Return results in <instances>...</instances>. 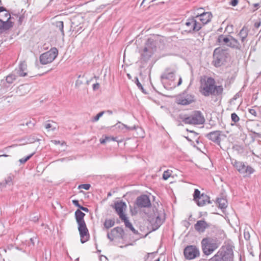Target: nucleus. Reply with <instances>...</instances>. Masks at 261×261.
Returning <instances> with one entry per match:
<instances>
[{"label": "nucleus", "instance_id": "f704fd0d", "mask_svg": "<svg viewBox=\"0 0 261 261\" xmlns=\"http://www.w3.org/2000/svg\"><path fill=\"white\" fill-rule=\"evenodd\" d=\"M201 195V194L200 193V191L197 189H195L194 192L193 194V200L194 201L196 200V199L197 198L198 199L200 198Z\"/></svg>", "mask_w": 261, "mask_h": 261}, {"label": "nucleus", "instance_id": "58836bf2", "mask_svg": "<svg viewBox=\"0 0 261 261\" xmlns=\"http://www.w3.org/2000/svg\"><path fill=\"white\" fill-rule=\"evenodd\" d=\"M104 114V112H100L94 117L92 120V122L97 121Z\"/></svg>", "mask_w": 261, "mask_h": 261}, {"label": "nucleus", "instance_id": "7c9ffc66", "mask_svg": "<svg viewBox=\"0 0 261 261\" xmlns=\"http://www.w3.org/2000/svg\"><path fill=\"white\" fill-rule=\"evenodd\" d=\"M18 76L16 73L13 71L12 73L10 74L6 77V81L8 84H12L13 82L16 80L17 77Z\"/></svg>", "mask_w": 261, "mask_h": 261}, {"label": "nucleus", "instance_id": "2f4dec72", "mask_svg": "<svg viewBox=\"0 0 261 261\" xmlns=\"http://www.w3.org/2000/svg\"><path fill=\"white\" fill-rule=\"evenodd\" d=\"M103 225L104 228L108 230L114 225V220L111 219H106L103 223Z\"/></svg>", "mask_w": 261, "mask_h": 261}, {"label": "nucleus", "instance_id": "2eb2a0df", "mask_svg": "<svg viewBox=\"0 0 261 261\" xmlns=\"http://www.w3.org/2000/svg\"><path fill=\"white\" fill-rule=\"evenodd\" d=\"M221 133L222 132L220 130H215L206 134L205 137L216 144L220 145Z\"/></svg>", "mask_w": 261, "mask_h": 261}, {"label": "nucleus", "instance_id": "c9c22d12", "mask_svg": "<svg viewBox=\"0 0 261 261\" xmlns=\"http://www.w3.org/2000/svg\"><path fill=\"white\" fill-rule=\"evenodd\" d=\"M84 75H79L78 76V79L76 80V83H75V86H80L81 85H82L83 82H84Z\"/></svg>", "mask_w": 261, "mask_h": 261}, {"label": "nucleus", "instance_id": "79ce46f5", "mask_svg": "<svg viewBox=\"0 0 261 261\" xmlns=\"http://www.w3.org/2000/svg\"><path fill=\"white\" fill-rule=\"evenodd\" d=\"M113 230L114 229H112L110 232H107V237L111 241H113L114 239V234L113 233Z\"/></svg>", "mask_w": 261, "mask_h": 261}, {"label": "nucleus", "instance_id": "680f3d73", "mask_svg": "<svg viewBox=\"0 0 261 261\" xmlns=\"http://www.w3.org/2000/svg\"><path fill=\"white\" fill-rule=\"evenodd\" d=\"M34 153L30 154L29 155L27 156V157H25V158L27 159V161H28L33 155H34Z\"/></svg>", "mask_w": 261, "mask_h": 261}, {"label": "nucleus", "instance_id": "4d7b16f0", "mask_svg": "<svg viewBox=\"0 0 261 261\" xmlns=\"http://www.w3.org/2000/svg\"><path fill=\"white\" fill-rule=\"evenodd\" d=\"M253 6L255 8V9L253 10V11H254L259 8V5L258 3H255L253 4Z\"/></svg>", "mask_w": 261, "mask_h": 261}, {"label": "nucleus", "instance_id": "f03ea898", "mask_svg": "<svg viewBox=\"0 0 261 261\" xmlns=\"http://www.w3.org/2000/svg\"><path fill=\"white\" fill-rule=\"evenodd\" d=\"M85 214L80 210L75 212V218L77 224V228L80 233L81 242L82 243L86 242L89 239V230L84 220Z\"/></svg>", "mask_w": 261, "mask_h": 261}, {"label": "nucleus", "instance_id": "052dcab7", "mask_svg": "<svg viewBox=\"0 0 261 261\" xmlns=\"http://www.w3.org/2000/svg\"><path fill=\"white\" fill-rule=\"evenodd\" d=\"M181 83H182V79H181V77H179V79L178 82V83H177V84L176 86H180V85L181 84Z\"/></svg>", "mask_w": 261, "mask_h": 261}, {"label": "nucleus", "instance_id": "c756f323", "mask_svg": "<svg viewBox=\"0 0 261 261\" xmlns=\"http://www.w3.org/2000/svg\"><path fill=\"white\" fill-rule=\"evenodd\" d=\"M216 202L218 204V207L222 209H225L227 207V201L226 199L223 197H218L216 199Z\"/></svg>", "mask_w": 261, "mask_h": 261}, {"label": "nucleus", "instance_id": "a211bd4d", "mask_svg": "<svg viewBox=\"0 0 261 261\" xmlns=\"http://www.w3.org/2000/svg\"><path fill=\"white\" fill-rule=\"evenodd\" d=\"M135 128V126L132 127L128 126L119 121L115 124V133H124L134 130Z\"/></svg>", "mask_w": 261, "mask_h": 261}, {"label": "nucleus", "instance_id": "b1692460", "mask_svg": "<svg viewBox=\"0 0 261 261\" xmlns=\"http://www.w3.org/2000/svg\"><path fill=\"white\" fill-rule=\"evenodd\" d=\"M154 53L146 50L145 51V49L143 48L141 54V63H147L151 56L153 55Z\"/></svg>", "mask_w": 261, "mask_h": 261}, {"label": "nucleus", "instance_id": "bb28decb", "mask_svg": "<svg viewBox=\"0 0 261 261\" xmlns=\"http://www.w3.org/2000/svg\"><path fill=\"white\" fill-rule=\"evenodd\" d=\"M120 219L124 223L125 227L129 228L134 234L138 233V231L134 228L132 223L129 222L126 215L120 218Z\"/></svg>", "mask_w": 261, "mask_h": 261}, {"label": "nucleus", "instance_id": "69168bd1", "mask_svg": "<svg viewBox=\"0 0 261 261\" xmlns=\"http://www.w3.org/2000/svg\"><path fill=\"white\" fill-rule=\"evenodd\" d=\"M186 224H185V226L187 228L190 225V223L189 222H186Z\"/></svg>", "mask_w": 261, "mask_h": 261}, {"label": "nucleus", "instance_id": "4c0bfd02", "mask_svg": "<svg viewBox=\"0 0 261 261\" xmlns=\"http://www.w3.org/2000/svg\"><path fill=\"white\" fill-rule=\"evenodd\" d=\"M171 171L169 170H167L164 172L163 174V179L167 180L171 176Z\"/></svg>", "mask_w": 261, "mask_h": 261}, {"label": "nucleus", "instance_id": "6e6d98bb", "mask_svg": "<svg viewBox=\"0 0 261 261\" xmlns=\"http://www.w3.org/2000/svg\"><path fill=\"white\" fill-rule=\"evenodd\" d=\"M27 161V159L25 158H22L19 160V162L21 164H24Z\"/></svg>", "mask_w": 261, "mask_h": 261}, {"label": "nucleus", "instance_id": "a18cd8bd", "mask_svg": "<svg viewBox=\"0 0 261 261\" xmlns=\"http://www.w3.org/2000/svg\"><path fill=\"white\" fill-rule=\"evenodd\" d=\"M239 2V0H230V5L232 6H236Z\"/></svg>", "mask_w": 261, "mask_h": 261}, {"label": "nucleus", "instance_id": "a19ab883", "mask_svg": "<svg viewBox=\"0 0 261 261\" xmlns=\"http://www.w3.org/2000/svg\"><path fill=\"white\" fill-rule=\"evenodd\" d=\"M244 237L246 240H247V241L249 240V239L250 238V233L248 230H247L246 229L244 230Z\"/></svg>", "mask_w": 261, "mask_h": 261}, {"label": "nucleus", "instance_id": "bf43d9fd", "mask_svg": "<svg viewBox=\"0 0 261 261\" xmlns=\"http://www.w3.org/2000/svg\"><path fill=\"white\" fill-rule=\"evenodd\" d=\"M24 18V16H20L19 17V20H18V21H19V23L20 24L21 23L22 21H23V19Z\"/></svg>", "mask_w": 261, "mask_h": 261}, {"label": "nucleus", "instance_id": "dca6fc26", "mask_svg": "<svg viewBox=\"0 0 261 261\" xmlns=\"http://www.w3.org/2000/svg\"><path fill=\"white\" fill-rule=\"evenodd\" d=\"M211 224L207 223L204 219L198 220L194 225V228L196 231L199 233H203L205 229L211 227Z\"/></svg>", "mask_w": 261, "mask_h": 261}, {"label": "nucleus", "instance_id": "6ab92c4d", "mask_svg": "<svg viewBox=\"0 0 261 261\" xmlns=\"http://www.w3.org/2000/svg\"><path fill=\"white\" fill-rule=\"evenodd\" d=\"M14 72L18 76L24 77L27 75V65L25 61L21 62L19 64L18 67L16 68Z\"/></svg>", "mask_w": 261, "mask_h": 261}, {"label": "nucleus", "instance_id": "0eeeda50", "mask_svg": "<svg viewBox=\"0 0 261 261\" xmlns=\"http://www.w3.org/2000/svg\"><path fill=\"white\" fill-rule=\"evenodd\" d=\"M212 261H233V252L230 246L226 250L219 251L212 258Z\"/></svg>", "mask_w": 261, "mask_h": 261}, {"label": "nucleus", "instance_id": "20e7f679", "mask_svg": "<svg viewBox=\"0 0 261 261\" xmlns=\"http://www.w3.org/2000/svg\"><path fill=\"white\" fill-rule=\"evenodd\" d=\"M201 244L202 251L206 255L212 254L219 246L218 240L216 238H204L202 240Z\"/></svg>", "mask_w": 261, "mask_h": 261}, {"label": "nucleus", "instance_id": "864d4df0", "mask_svg": "<svg viewBox=\"0 0 261 261\" xmlns=\"http://www.w3.org/2000/svg\"><path fill=\"white\" fill-rule=\"evenodd\" d=\"M102 112H104V114H107L108 115H112L113 114V111L111 110L104 111Z\"/></svg>", "mask_w": 261, "mask_h": 261}, {"label": "nucleus", "instance_id": "e2e57ef3", "mask_svg": "<svg viewBox=\"0 0 261 261\" xmlns=\"http://www.w3.org/2000/svg\"><path fill=\"white\" fill-rule=\"evenodd\" d=\"M254 134L255 135V136L256 137H258L261 138V134L258 133H255V132H254Z\"/></svg>", "mask_w": 261, "mask_h": 261}, {"label": "nucleus", "instance_id": "09e8293b", "mask_svg": "<svg viewBox=\"0 0 261 261\" xmlns=\"http://www.w3.org/2000/svg\"><path fill=\"white\" fill-rule=\"evenodd\" d=\"M12 177L11 176H9L6 179L5 184H10V183L12 182Z\"/></svg>", "mask_w": 261, "mask_h": 261}, {"label": "nucleus", "instance_id": "de8ad7c7", "mask_svg": "<svg viewBox=\"0 0 261 261\" xmlns=\"http://www.w3.org/2000/svg\"><path fill=\"white\" fill-rule=\"evenodd\" d=\"M80 208V210H82L85 212H89V210L87 207H84L82 205H80V207H79Z\"/></svg>", "mask_w": 261, "mask_h": 261}, {"label": "nucleus", "instance_id": "72a5a7b5", "mask_svg": "<svg viewBox=\"0 0 261 261\" xmlns=\"http://www.w3.org/2000/svg\"><path fill=\"white\" fill-rule=\"evenodd\" d=\"M135 83L137 85L138 88L141 90V91L144 93H146L145 89L143 88L142 85L140 83L139 79L137 77L135 78Z\"/></svg>", "mask_w": 261, "mask_h": 261}, {"label": "nucleus", "instance_id": "39448f33", "mask_svg": "<svg viewBox=\"0 0 261 261\" xmlns=\"http://www.w3.org/2000/svg\"><path fill=\"white\" fill-rule=\"evenodd\" d=\"M217 42L233 49L240 50L242 48L241 44L240 43L238 40L230 35H219L217 39Z\"/></svg>", "mask_w": 261, "mask_h": 261}, {"label": "nucleus", "instance_id": "7ed1b4c3", "mask_svg": "<svg viewBox=\"0 0 261 261\" xmlns=\"http://www.w3.org/2000/svg\"><path fill=\"white\" fill-rule=\"evenodd\" d=\"M179 118L184 123L191 125L202 124L205 122V119L199 111H195L190 115H180Z\"/></svg>", "mask_w": 261, "mask_h": 261}, {"label": "nucleus", "instance_id": "cd10ccee", "mask_svg": "<svg viewBox=\"0 0 261 261\" xmlns=\"http://www.w3.org/2000/svg\"><path fill=\"white\" fill-rule=\"evenodd\" d=\"M165 220V217L164 216L163 218H162L159 216H158L156 217L155 221L154 223L152 224V230H156L158 229L160 226L163 223Z\"/></svg>", "mask_w": 261, "mask_h": 261}, {"label": "nucleus", "instance_id": "338daca9", "mask_svg": "<svg viewBox=\"0 0 261 261\" xmlns=\"http://www.w3.org/2000/svg\"><path fill=\"white\" fill-rule=\"evenodd\" d=\"M185 138L189 142H192V140L188 137H186Z\"/></svg>", "mask_w": 261, "mask_h": 261}, {"label": "nucleus", "instance_id": "774afa93", "mask_svg": "<svg viewBox=\"0 0 261 261\" xmlns=\"http://www.w3.org/2000/svg\"><path fill=\"white\" fill-rule=\"evenodd\" d=\"M1 156L7 157V156H8V155H7V154H1L0 155V157H1Z\"/></svg>", "mask_w": 261, "mask_h": 261}, {"label": "nucleus", "instance_id": "c03bdc74", "mask_svg": "<svg viewBox=\"0 0 261 261\" xmlns=\"http://www.w3.org/2000/svg\"><path fill=\"white\" fill-rule=\"evenodd\" d=\"M29 86L27 85H22L18 87V89L19 91L29 90Z\"/></svg>", "mask_w": 261, "mask_h": 261}, {"label": "nucleus", "instance_id": "f8f14e48", "mask_svg": "<svg viewBox=\"0 0 261 261\" xmlns=\"http://www.w3.org/2000/svg\"><path fill=\"white\" fill-rule=\"evenodd\" d=\"M184 254L186 259H193L200 255L199 249L194 245H189L185 247Z\"/></svg>", "mask_w": 261, "mask_h": 261}, {"label": "nucleus", "instance_id": "1a4fd4ad", "mask_svg": "<svg viewBox=\"0 0 261 261\" xmlns=\"http://www.w3.org/2000/svg\"><path fill=\"white\" fill-rule=\"evenodd\" d=\"M195 96L185 91L175 96V102L178 105L187 106L195 102Z\"/></svg>", "mask_w": 261, "mask_h": 261}, {"label": "nucleus", "instance_id": "5fc2aeb1", "mask_svg": "<svg viewBox=\"0 0 261 261\" xmlns=\"http://www.w3.org/2000/svg\"><path fill=\"white\" fill-rule=\"evenodd\" d=\"M44 127L46 129H49L52 127V125L50 123H46L44 125Z\"/></svg>", "mask_w": 261, "mask_h": 261}, {"label": "nucleus", "instance_id": "8fccbe9b", "mask_svg": "<svg viewBox=\"0 0 261 261\" xmlns=\"http://www.w3.org/2000/svg\"><path fill=\"white\" fill-rule=\"evenodd\" d=\"M260 24H261V22L260 20L259 21H256L254 24V28H255L256 29H258L260 25Z\"/></svg>", "mask_w": 261, "mask_h": 261}, {"label": "nucleus", "instance_id": "37998d69", "mask_svg": "<svg viewBox=\"0 0 261 261\" xmlns=\"http://www.w3.org/2000/svg\"><path fill=\"white\" fill-rule=\"evenodd\" d=\"M115 231L117 233H119L121 237L124 234V230L119 227H115Z\"/></svg>", "mask_w": 261, "mask_h": 261}, {"label": "nucleus", "instance_id": "aec40b11", "mask_svg": "<svg viewBox=\"0 0 261 261\" xmlns=\"http://www.w3.org/2000/svg\"><path fill=\"white\" fill-rule=\"evenodd\" d=\"M175 70L170 68H167L161 74V79L170 81H173L175 77Z\"/></svg>", "mask_w": 261, "mask_h": 261}, {"label": "nucleus", "instance_id": "49530a36", "mask_svg": "<svg viewBox=\"0 0 261 261\" xmlns=\"http://www.w3.org/2000/svg\"><path fill=\"white\" fill-rule=\"evenodd\" d=\"M248 111H249V112L251 115H253L254 116H257L256 112V111L254 109H249Z\"/></svg>", "mask_w": 261, "mask_h": 261}, {"label": "nucleus", "instance_id": "473e14b6", "mask_svg": "<svg viewBox=\"0 0 261 261\" xmlns=\"http://www.w3.org/2000/svg\"><path fill=\"white\" fill-rule=\"evenodd\" d=\"M56 26L57 28L59 29V30L61 32L62 35L64 36L65 35L64 31V23L63 21H56Z\"/></svg>", "mask_w": 261, "mask_h": 261}, {"label": "nucleus", "instance_id": "412c9836", "mask_svg": "<svg viewBox=\"0 0 261 261\" xmlns=\"http://www.w3.org/2000/svg\"><path fill=\"white\" fill-rule=\"evenodd\" d=\"M144 49L145 51L148 50L154 53L156 50V41L151 38H148L145 44Z\"/></svg>", "mask_w": 261, "mask_h": 261}, {"label": "nucleus", "instance_id": "3c124183", "mask_svg": "<svg viewBox=\"0 0 261 261\" xmlns=\"http://www.w3.org/2000/svg\"><path fill=\"white\" fill-rule=\"evenodd\" d=\"M72 203L76 206L79 207L80 205L77 200H73Z\"/></svg>", "mask_w": 261, "mask_h": 261}, {"label": "nucleus", "instance_id": "e433bc0d", "mask_svg": "<svg viewBox=\"0 0 261 261\" xmlns=\"http://www.w3.org/2000/svg\"><path fill=\"white\" fill-rule=\"evenodd\" d=\"M231 119L232 122L235 124L240 120V118L235 113H233L231 114Z\"/></svg>", "mask_w": 261, "mask_h": 261}, {"label": "nucleus", "instance_id": "5701e85b", "mask_svg": "<svg viewBox=\"0 0 261 261\" xmlns=\"http://www.w3.org/2000/svg\"><path fill=\"white\" fill-rule=\"evenodd\" d=\"M249 31L248 28L244 25L238 34V36L241 38V43L243 46H245V43L247 42L246 38L248 36Z\"/></svg>", "mask_w": 261, "mask_h": 261}, {"label": "nucleus", "instance_id": "9b49d317", "mask_svg": "<svg viewBox=\"0 0 261 261\" xmlns=\"http://www.w3.org/2000/svg\"><path fill=\"white\" fill-rule=\"evenodd\" d=\"M231 164L240 173L244 174V176L250 175L254 172V170L251 166H246L243 162L233 159L231 160Z\"/></svg>", "mask_w": 261, "mask_h": 261}, {"label": "nucleus", "instance_id": "4468645a", "mask_svg": "<svg viewBox=\"0 0 261 261\" xmlns=\"http://www.w3.org/2000/svg\"><path fill=\"white\" fill-rule=\"evenodd\" d=\"M195 15L196 19L200 21L199 23L200 24H202V27L210 22L213 17L212 13L210 12L197 13V14H195Z\"/></svg>", "mask_w": 261, "mask_h": 261}, {"label": "nucleus", "instance_id": "ea45409f", "mask_svg": "<svg viewBox=\"0 0 261 261\" xmlns=\"http://www.w3.org/2000/svg\"><path fill=\"white\" fill-rule=\"evenodd\" d=\"M90 187L91 186L90 184H82L79 186L78 189H84L86 190H88L90 189Z\"/></svg>", "mask_w": 261, "mask_h": 261}, {"label": "nucleus", "instance_id": "a878e982", "mask_svg": "<svg viewBox=\"0 0 261 261\" xmlns=\"http://www.w3.org/2000/svg\"><path fill=\"white\" fill-rule=\"evenodd\" d=\"M2 24H0V32L2 33L4 31H7L11 28L13 25V22L10 19L0 21Z\"/></svg>", "mask_w": 261, "mask_h": 261}, {"label": "nucleus", "instance_id": "0e129e2a", "mask_svg": "<svg viewBox=\"0 0 261 261\" xmlns=\"http://www.w3.org/2000/svg\"><path fill=\"white\" fill-rule=\"evenodd\" d=\"M51 141H52V142H53L55 144H58L60 143V141L53 140Z\"/></svg>", "mask_w": 261, "mask_h": 261}, {"label": "nucleus", "instance_id": "f3484780", "mask_svg": "<svg viewBox=\"0 0 261 261\" xmlns=\"http://www.w3.org/2000/svg\"><path fill=\"white\" fill-rule=\"evenodd\" d=\"M126 207L127 206L125 202L115 201V212L119 215L120 218L126 215L125 214Z\"/></svg>", "mask_w": 261, "mask_h": 261}, {"label": "nucleus", "instance_id": "c85d7f7f", "mask_svg": "<svg viewBox=\"0 0 261 261\" xmlns=\"http://www.w3.org/2000/svg\"><path fill=\"white\" fill-rule=\"evenodd\" d=\"M100 143L102 144H109L110 143L114 141V137L108 135H103L99 139Z\"/></svg>", "mask_w": 261, "mask_h": 261}, {"label": "nucleus", "instance_id": "4be33fe9", "mask_svg": "<svg viewBox=\"0 0 261 261\" xmlns=\"http://www.w3.org/2000/svg\"><path fill=\"white\" fill-rule=\"evenodd\" d=\"M195 201L199 206H203L206 203L210 204L212 203L210 199V197L204 193L201 194L200 198H197Z\"/></svg>", "mask_w": 261, "mask_h": 261}, {"label": "nucleus", "instance_id": "ddd939ff", "mask_svg": "<svg viewBox=\"0 0 261 261\" xmlns=\"http://www.w3.org/2000/svg\"><path fill=\"white\" fill-rule=\"evenodd\" d=\"M136 204L139 208L149 207L151 205L149 197L144 194L141 195L137 198Z\"/></svg>", "mask_w": 261, "mask_h": 261}, {"label": "nucleus", "instance_id": "6e6552de", "mask_svg": "<svg viewBox=\"0 0 261 261\" xmlns=\"http://www.w3.org/2000/svg\"><path fill=\"white\" fill-rule=\"evenodd\" d=\"M184 27L185 32L193 34L199 31L202 28V24H200L194 16L190 17L186 20Z\"/></svg>", "mask_w": 261, "mask_h": 261}, {"label": "nucleus", "instance_id": "393cba45", "mask_svg": "<svg viewBox=\"0 0 261 261\" xmlns=\"http://www.w3.org/2000/svg\"><path fill=\"white\" fill-rule=\"evenodd\" d=\"M11 19L9 12L4 7H0V21Z\"/></svg>", "mask_w": 261, "mask_h": 261}, {"label": "nucleus", "instance_id": "423d86ee", "mask_svg": "<svg viewBox=\"0 0 261 261\" xmlns=\"http://www.w3.org/2000/svg\"><path fill=\"white\" fill-rule=\"evenodd\" d=\"M228 54L226 50L220 48H216L213 53V65L216 67H219L226 62Z\"/></svg>", "mask_w": 261, "mask_h": 261}, {"label": "nucleus", "instance_id": "603ef678", "mask_svg": "<svg viewBox=\"0 0 261 261\" xmlns=\"http://www.w3.org/2000/svg\"><path fill=\"white\" fill-rule=\"evenodd\" d=\"M99 88V84L98 83H96L93 85V89L94 90H96L98 89Z\"/></svg>", "mask_w": 261, "mask_h": 261}, {"label": "nucleus", "instance_id": "f257e3e1", "mask_svg": "<svg viewBox=\"0 0 261 261\" xmlns=\"http://www.w3.org/2000/svg\"><path fill=\"white\" fill-rule=\"evenodd\" d=\"M223 91L222 86L215 85V80L208 77L204 84L200 87V92L204 96L210 95L219 96L222 95Z\"/></svg>", "mask_w": 261, "mask_h": 261}, {"label": "nucleus", "instance_id": "9d476101", "mask_svg": "<svg viewBox=\"0 0 261 261\" xmlns=\"http://www.w3.org/2000/svg\"><path fill=\"white\" fill-rule=\"evenodd\" d=\"M58 55V49L56 47L51 48L49 50L40 55V62L43 65L51 63L56 58Z\"/></svg>", "mask_w": 261, "mask_h": 261}, {"label": "nucleus", "instance_id": "13d9d810", "mask_svg": "<svg viewBox=\"0 0 261 261\" xmlns=\"http://www.w3.org/2000/svg\"><path fill=\"white\" fill-rule=\"evenodd\" d=\"M186 130L187 132H190L191 133H192V134H195V136H197V135H198V134L196 132H195V131L194 130H189L188 129H187Z\"/></svg>", "mask_w": 261, "mask_h": 261}]
</instances>
